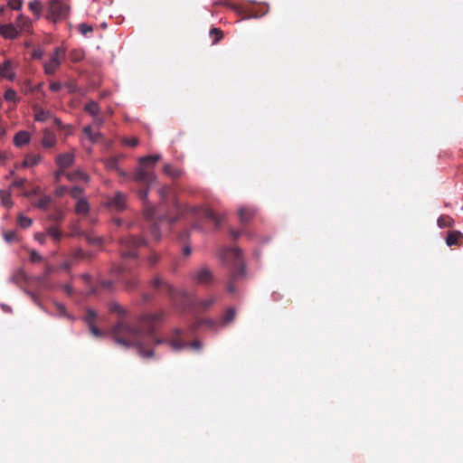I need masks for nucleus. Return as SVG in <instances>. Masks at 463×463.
Wrapping results in <instances>:
<instances>
[{
	"mask_svg": "<svg viewBox=\"0 0 463 463\" xmlns=\"http://www.w3.org/2000/svg\"><path fill=\"white\" fill-rule=\"evenodd\" d=\"M68 12L69 7L66 4L60 0H51L48 5L46 17L50 20L56 21L65 17Z\"/></svg>",
	"mask_w": 463,
	"mask_h": 463,
	"instance_id": "nucleus-1",
	"label": "nucleus"
},
{
	"mask_svg": "<svg viewBox=\"0 0 463 463\" xmlns=\"http://www.w3.org/2000/svg\"><path fill=\"white\" fill-rule=\"evenodd\" d=\"M63 53L60 50H55L52 56L49 60L48 62L44 64V69L46 73H53L55 70L60 65L61 59L62 58Z\"/></svg>",
	"mask_w": 463,
	"mask_h": 463,
	"instance_id": "nucleus-2",
	"label": "nucleus"
},
{
	"mask_svg": "<svg viewBox=\"0 0 463 463\" xmlns=\"http://www.w3.org/2000/svg\"><path fill=\"white\" fill-rule=\"evenodd\" d=\"M19 34V30L14 24H8L0 25V35L5 39H15Z\"/></svg>",
	"mask_w": 463,
	"mask_h": 463,
	"instance_id": "nucleus-3",
	"label": "nucleus"
},
{
	"mask_svg": "<svg viewBox=\"0 0 463 463\" xmlns=\"http://www.w3.org/2000/svg\"><path fill=\"white\" fill-rule=\"evenodd\" d=\"M0 76L10 80H14V67L11 61H7L0 66Z\"/></svg>",
	"mask_w": 463,
	"mask_h": 463,
	"instance_id": "nucleus-4",
	"label": "nucleus"
},
{
	"mask_svg": "<svg viewBox=\"0 0 463 463\" xmlns=\"http://www.w3.org/2000/svg\"><path fill=\"white\" fill-rule=\"evenodd\" d=\"M463 241V234L458 231H451L448 233L446 243L448 246L459 245Z\"/></svg>",
	"mask_w": 463,
	"mask_h": 463,
	"instance_id": "nucleus-5",
	"label": "nucleus"
},
{
	"mask_svg": "<svg viewBox=\"0 0 463 463\" xmlns=\"http://www.w3.org/2000/svg\"><path fill=\"white\" fill-rule=\"evenodd\" d=\"M30 134L27 131H20L14 137V143L16 146H23L29 143Z\"/></svg>",
	"mask_w": 463,
	"mask_h": 463,
	"instance_id": "nucleus-6",
	"label": "nucleus"
},
{
	"mask_svg": "<svg viewBox=\"0 0 463 463\" xmlns=\"http://www.w3.org/2000/svg\"><path fill=\"white\" fill-rule=\"evenodd\" d=\"M215 5H223L227 8L234 10L236 13L242 12L241 4L238 0H223V1L215 3Z\"/></svg>",
	"mask_w": 463,
	"mask_h": 463,
	"instance_id": "nucleus-7",
	"label": "nucleus"
},
{
	"mask_svg": "<svg viewBox=\"0 0 463 463\" xmlns=\"http://www.w3.org/2000/svg\"><path fill=\"white\" fill-rule=\"evenodd\" d=\"M32 27V22L29 18L20 14L16 19V28H18L19 32L21 31H29Z\"/></svg>",
	"mask_w": 463,
	"mask_h": 463,
	"instance_id": "nucleus-8",
	"label": "nucleus"
},
{
	"mask_svg": "<svg viewBox=\"0 0 463 463\" xmlns=\"http://www.w3.org/2000/svg\"><path fill=\"white\" fill-rule=\"evenodd\" d=\"M28 7L33 12V14L36 16V19H39L42 14L43 9V5L42 2L39 0H33L29 3Z\"/></svg>",
	"mask_w": 463,
	"mask_h": 463,
	"instance_id": "nucleus-9",
	"label": "nucleus"
},
{
	"mask_svg": "<svg viewBox=\"0 0 463 463\" xmlns=\"http://www.w3.org/2000/svg\"><path fill=\"white\" fill-rule=\"evenodd\" d=\"M73 162V156L71 154L61 155L57 157V163L61 167H68Z\"/></svg>",
	"mask_w": 463,
	"mask_h": 463,
	"instance_id": "nucleus-10",
	"label": "nucleus"
},
{
	"mask_svg": "<svg viewBox=\"0 0 463 463\" xmlns=\"http://www.w3.org/2000/svg\"><path fill=\"white\" fill-rule=\"evenodd\" d=\"M454 224V220L449 215H441L438 219V225L439 228H449Z\"/></svg>",
	"mask_w": 463,
	"mask_h": 463,
	"instance_id": "nucleus-11",
	"label": "nucleus"
},
{
	"mask_svg": "<svg viewBox=\"0 0 463 463\" xmlns=\"http://www.w3.org/2000/svg\"><path fill=\"white\" fill-rule=\"evenodd\" d=\"M210 36L213 38V43H219L223 37V32L219 28H213L210 31Z\"/></svg>",
	"mask_w": 463,
	"mask_h": 463,
	"instance_id": "nucleus-12",
	"label": "nucleus"
},
{
	"mask_svg": "<svg viewBox=\"0 0 463 463\" xmlns=\"http://www.w3.org/2000/svg\"><path fill=\"white\" fill-rule=\"evenodd\" d=\"M55 143V137L50 132H45L43 139V145L44 146L51 147Z\"/></svg>",
	"mask_w": 463,
	"mask_h": 463,
	"instance_id": "nucleus-13",
	"label": "nucleus"
},
{
	"mask_svg": "<svg viewBox=\"0 0 463 463\" xmlns=\"http://www.w3.org/2000/svg\"><path fill=\"white\" fill-rule=\"evenodd\" d=\"M0 199L3 205L10 207L12 205L11 195L7 191H0Z\"/></svg>",
	"mask_w": 463,
	"mask_h": 463,
	"instance_id": "nucleus-14",
	"label": "nucleus"
},
{
	"mask_svg": "<svg viewBox=\"0 0 463 463\" xmlns=\"http://www.w3.org/2000/svg\"><path fill=\"white\" fill-rule=\"evenodd\" d=\"M88 203L84 200H80L76 204V211L79 213H85L88 211Z\"/></svg>",
	"mask_w": 463,
	"mask_h": 463,
	"instance_id": "nucleus-15",
	"label": "nucleus"
},
{
	"mask_svg": "<svg viewBox=\"0 0 463 463\" xmlns=\"http://www.w3.org/2000/svg\"><path fill=\"white\" fill-rule=\"evenodd\" d=\"M4 97L7 101H13L14 103L16 102V92L12 89L6 90Z\"/></svg>",
	"mask_w": 463,
	"mask_h": 463,
	"instance_id": "nucleus-16",
	"label": "nucleus"
},
{
	"mask_svg": "<svg viewBox=\"0 0 463 463\" xmlns=\"http://www.w3.org/2000/svg\"><path fill=\"white\" fill-rule=\"evenodd\" d=\"M18 223L23 228H27L32 224V220L28 217L20 215L18 217Z\"/></svg>",
	"mask_w": 463,
	"mask_h": 463,
	"instance_id": "nucleus-17",
	"label": "nucleus"
},
{
	"mask_svg": "<svg viewBox=\"0 0 463 463\" xmlns=\"http://www.w3.org/2000/svg\"><path fill=\"white\" fill-rule=\"evenodd\" d=\"M114 204L117 209H122L125 205V197L122 194H117Z\"/></svg>",
	"mask_w": 463,
	"mask_h": 463,
	"instance_id": "nucleus-18",
	"label": "nucleus"
},
{
	"mask_svg": "<svg viewBox=\"0 0 463 463\" xmlns=\"http://www.w3.org/2000/svg\"><path fill=\"white\" fill-rule=\"evenodd\" d=\"M211 278V274L208 270H202L197 275V279L201 282H206Z\"/></svg>",
	"mask_w": 463,
	"mask_h": 463,
	"instance_id": "nucleus-19",
	"label": "nucleus"
},
{
	"mask_svg": "<svg viewBox=\"0 0 463 463\" xmlns=\"http://www.w3.org/2000/svg\"><path fill=\"white\" fill-rule=\"evenodd\" d=\"M159 159L158 156H146V157H144L142 159H140V163L142 165H145V164H151V165H154L156 164V162Z\"/></svg>",
	"mask_w": 463,
	"mask_h": 463,
	"instance_id": "nucleus-20",
	"label": "nucleus"
},
{
	"mask_svg": "<svg viewBox=\"0 0 463 463\" xmlns=\"http://www.w3.org/2000/svg\"><path fill=\"white\" fill-rule=\"evenodd\" d=\"M8 5L14 10H20L23 6V2L22 0H11Z\"/></svg>",
	"mask_w": 463,
	"mask_h": 463,
	"instance_id": "nucleus-21",
	"label": "nucleus"
},
{
	"mask_svg": "<svg viewBox=\"0 0 463 463\" xmlns=\"http://www.w3.org/2000/svg\"><path fill=\"white\" fill-rule=\"evenodd\" d=\"M138 143V140L137 137H128L123 139V144L130 146H136Z\"/></svg>",
	"mask_w": 463,
	"mask_h": 463,
	"instance_id": "nucleus-22",
	"label": "nucleus"
},
{
	"mask_svg": "<svg viewBox=\"0 0 463 463\" xmlns=\"http://www.w3.org/2000/svg\"><path fill=\"white\" fill-rule=\"evenodd\" d=\"M79 30L82 34H87L88 33L92 32V27L86 24H81L79 25Z\"/></svg>",
	"mask_w": 463,
	"mask_h": 463,
	"instance_id": "nucleus-23",
	"label": "nucleus"
},
{
	"mask_svg": "<svg viewBox=\"0 0 463 463\" xmlns=\"http://www.w3.org/2000/svg\"><path fill=\"white\" fill-rule=\"evenodd\" d=\"M85 109L91 114H96L98 112V106L96 103L91 102L86 105Z\"/></svg>",
	"mask_w": 463,
	"mask_h": 463,
	"instance_id": "nucleus-24",
	"label": "nucleus"
},
{
	"mask_svg": "<svg viewBox=\"0 0 463 463\" xmlns=\"http://www.w3.org/2000/svg\"><path fill=\"white\" fill-rule=\"evenodd\" d=\"M37 163V160L35 157H33V159H31V158H26L25 161H24V165H33L34 164Z\"/></svg>",
	"mask_w": 463,
	"mask_h": 463,
	"instance_id": "nucleus-25",
	"label": "nucleus"
},
{
	"mask_svg": "<svg viewBox=\"0 0 463 463\" xmlns=\"http://www.w3.org/2000/svg\"><path fill=\"white\" fill-rule=\"evenodd\" d=\"M80 193H81V191H80V190H79L78 188H73V189L71 191V194L74 197H77Z\"/></svg>",
	"mask_w": 463,
	"mask_h": 463,
	"instance_id": "nucleus-26",
	"label": "nucleus"
},
{
	"mask_svg": "<svg viewBox=\"0 0 463 463\" xmlns=\"http://www.w3.org/2000/svg\"><path fill=\"white\" fill-rule=\"evenodd\" d=\"M50 87L52 90H58L60 88V84L59 83H52Z\"/></svg>",
	"mask_w": 463,
	"mask_h": 463,
	"instance_id": "nucleus-27",
	"label": "nucleus"
},
{
	"mask_svg": "<svg viewBox=\"0 0 463 463\" xmlns=\"http://www.w3.org/2000/svg\"><path fill=\"white\" fill-rule=\"evenodd\" d=\"M84 132H85L87 135H90V127H85V128H84Z\"/></svg>",
	"mask_w": 463,
	"mask_h": 463,
	"instance_id": "nucleus-28",
	"label": "nucleus"
},
{
	"mask_svg": "<svg viewBox=\"0 0 463 463\" xmlns=\"http://www.w3.org/2000/svg\"><path fill=\"white\" fill-rule=\"evenodd\" d=\"M5 128L0 127V138L5 135Z\"/></svg>",
	"mask_w": 463,
	"mask_h": 463,
	"instance_id": "nucleus-29",
	"label": "nucleus"
},
{
	"mask_svg": "<svg viewBox=\"0 0 463 463\" xmlns=\"http://www.w3.org/2000/svg\"><path fill=\"white\" fill-rule=\"evenodd\" d=\"M80 177L87 181V176L84 174H80Z\"/></svg>",
	"mask_w": 463,
	"mask_h": 463,
	"instance_id": "nucleus-30",
	"label": "nucleus"
},
{
	"mask_svg": "<svg viewBox=\"0 0 463 463\" xmlns=\"http://www.w3.org/2000/svg\"><path fill=\"white\" fill-rule=\"evenodd\" d=\"M3 12V9H0V13Z\"/></svg>",
	"mask_w": 463,
	"mask_h": 463,
	"instance_id": "nucleus-31",
	"label": "nucleus"
}]
</instances>
